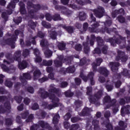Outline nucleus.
Returning a JSON list of instances; mask_svg holds the SVG:
<instances>
[{
  "instance_id": "1",
  "label": "nucleus",
  "mask_w": 130,
  "mask_h": 130,
  "mask_svg": "<svg viewBox=\"0 0 130 130\" xmlns=\"http://www.w3.org/2000/svg\"><path fill=\"white\" fill-rule=\"evenodd\" d=\"M49 97L50 99L52 100V103H53V105H49L47 106V103H44L43 104V106H44L46 108H48V109H49L50 110L52 109L53 107H58V106H61V104L58 103V101H59V100L58 98H56L55 95L53 93H51V95H49Z\"/></svg>"
},
{
  "instance_id": "2",
  "label": "nucleus",
  "mask_w": 130,
  "mask_h": 130,
  "mask_svg": "<svg viewBox=\"0 0 130 130\" xmlns=\"http://www.w3.org/2000/svg\"><path fill=\"white\" fill-rule=\"evenodd\" d=\"M15 35H13L12 39H8L7 41V44L10 45L12 48H15V41L17 39V36L18 34H20L21 36H23V32L16 30L15 31Z\"/></svg>"
},
{
  "instance_id": "3",
  "label": "nucleus",
  "mask_w": 130,
  "mask_h": 130,
  "mask_svg": "<svg viewBox=\"0 0 130 130\" xmlns=\"http://www.w3.org/2000/svg\"><path fill=\"white\" fill-rule=\"evenodd\" d=\"M27 6L29 8H31V10L29 12V16H30L31 18H33V16L34 15V11H33V10L35 9V12H36V11H38V10L40 9V5H34L32 3L28 2L27 3Z\"/></svg>"
},
{
  "instance_id": "4",
  "label": "nucleus",
  "mask_w": 130,
  "mask_h": 130,
  "mask_svg": "<svg viewBox=\"0 0 130 130\" xmlns=\"http://www.w3.org/2000/svg\"><path fill=\"white\" fill-rule=\"evenodd\" d=\"M93 13L98 18H102L104 14V9L101 6H99L97 8V10H94Z\"/></svg>"
},
{
  "instance_id": "5",
  "label": "nucleus",
  "mask_w": 130,
  "mask_h": 130,
  "mask_svg": "<svg viewBox=\"0 0 130 130\" xmlns=\"http://www.w3.org/2000/svg\"><path fill=\"white\" fill-rule=\"evenodd\" d=\"M19 0H13L12 2L8 6V15H11L13 12V9H14L16 4L15 3H18Z\"/></svg>"
},
{
  "instance_id": "6",
  "label": "nucleus",
  "mask_w": 130,
  "mask_h": 130,
  "mask_svg": "<svg viewBox=\"0 0 130 130\" xmlns=\"http://www.w3.org/2000/svg\"><path fill=\"white\" fill-rule=\"evenodd\" d=\"M118 56L116 57L117 60H119L121 58V60L123 62L126 61L127 60V56L124 55V53L123 52L119 51L118 52Z\"/></svg>"
},
{
  "instance_id": "7",
  "label": "nucleus",
  "mask_w": 130,
  "mask_h": 130,
  "mask_svg": "<svg viewBox=\"0 0 130 130\" xmlns=\"http://www.w3.org/2000/svg\"><path fill=\"white\" fill-rule=\"evenodd\" d=\"M25 79L26 80H30V79H31V76L30 75V74L24 73L23 74V76L20 77V80L23 84H24V83L25 84L27 83Z\"/></svg>"
},
{
  "instance_id": "8",
  "label": "nucleus",
  "mask_w": 130,
  "mask_h": 130,
  "mask_svg": "<svg viewBox=\"0 0 130 130\" xmlns=\"http://www.w3.org/2000/svg\"><path fill=\"white\" fill-rule=\"evenodd\" d=\"M34 52L35 53V55H36V58L35 59V62H40V61H41L42 59H41L40 56H39V50L37 49H34Z\"/></svg>"
},
{
  "instance_id": "9",
  "label": "nucleus",
  "mask_w": 130,
  "mask_h": 130,
  "mask_svg": "<svg viewBox=\"0 0 130 130\" xmlns=\"http://www.w3.org/2000/svg\"><path fill=\"white\" fill-rule=\"evenodd\" d=\"M11 109V105H10V103L7 102L4 104V108H2L0 107V110L2 113H5L4 112V110L6 111H9Z\"/></svg>"
},
{
  "instance_id": "10",
  "label": "nucleus",
  "mask_w": 130,
  "mask_h": 130,
  "mask_svg": "<svg viewBox=\"0 0 130 130\" xmlns=\"http://www.w3.org/2000/svg\"><path fill=\"white\" fill-rule=\"evenodd\" d=\"M110 67L113 72H116L117 71V67H119V63L111 62H110Z\"/></svg>"
},
{
  "instance_id": "11",
  "label": "nucleus",
  "mask_w": 130,
  "mask_h": 130,
  "mask_svg": "<svg viewBox=\"0 0 130 130\" xmlns=\"http://www.w3.org/2000/svg\"><path fill=\"white\" fill-rule=\"evenodd\" d=\"M101 96H102V91H100L99 92H98L96 94L94 95V100L91 101V100H89L90 102H91L92 103L94 102L95 104H96V101L99 99V98H101Z\"/></svg>"
},
{
  "instance_id": "12",
  "label": "nucleus",
  "mask_w": 130,
  "mask_h": 130,
  "mask_svg": "<svg viewBox=\"0 0 130 130\" xmlns=\"http://www.w3.org/2000/svg\"><path fill=\"white\" fill-rule=\"evenodd\" d=\"M28 66V63L26 61H23L22 62H19L18 63V68L20 70H24V69H26Z\"/></svg>"
},
{
  "instance_id": "13",
  "label": "nucleus",
  "mask_w": 130,
  "mask_h": 130,
  "mask_svg": "<svg viewBox=\"0 0 130 130\" xmlns=\"http://www.w3.org/2000/svg\"><path fill=\"white\" fill-rule=\"evenodd\" d=\"M35 72L34 73V80H37L38 78L40 77V75H41V73L39 70L37 69V68H35Z\"/></svg>"
},
{
  "instance_id": "14",
  "label": "nucleus",
  "mask_w": 130,
  "mask_h": 130,
  "mask_svg": "<svg viewBox=\"0 0 130 130\" xmlns=\"http://www.w3.org/2000/svg\"><path fill=\"white\" fill-rule=\"evenodd\" d=\"M61 60H62V56H60L58 58L56 59V60L54 61V63L56 67H61Z\"/></svg>"
},
{
  "instance_id": "15",
  "label": "nucleus",
  "mask_w": 130,
  "mask_h": 130,
  "mask_svg": "<svg viewBox=\"0 0 130 130\" xmlns=\"http://www.w3.org/2000/svg\"><path fill=\"white\" fill-rule=\"evenodd\" d=\"M101 62H102V59L101 58H98L96 61V63H92V68L94 70H96V68L99 67L101 64Z\"/></svg>"
},
{
  "instance_id": "16",
  "label": "nucleus",
  "mask_w": 130,
  "mask_h": 130,
  "mask_svg": "<svg viewBox=\"0 0 130 130\" xmlns=\"http://www.w3.org/2000/svg\"><path fill=\"white\" fill-rule=\"evenodd\" d=\"M99 73L100 74H102V75H104L105 76V77H107V76H108V71L106 70V68H102L100 69Z\"/></svg>"
},
{
  "instance_id": "17",
  "label": "nucleus",
  "mask_w": 130,
  "mask_h": 130,
  "mask_svg": "<svg viewBox=\"0 0 130 130\" xmlns=\"http://www.w3.org/2000/svg\"><path fill=\"white\" fill-rule=\"evenodd\" d=\"M19 6L20 7V13L23 15L26 14V10H25V5L22 2H20Z\"/></svg>"
},
{
  "instance_id": "18",
  "label": "nucleus",
  "mask_w": 130,
  "mask_h": 130,
  "mask_svg": "<svg viewBox=\"0 0 130 130\" xmlns=\"http://www.w3.org/2000/svg\"><path fill=\"white\" fill-rule=\"evenodd\" d=\"M44 53L46 57L49 58L52 55V52L49 50L48 49H44Z\"/></svg>"
},
{
  "instance_id": "19",
  "label": "nucleus",
  "mask_w": 130,
  "mask_h": 130,
  "mask_svg": "<svg viewBox=\"0 0 130 130\" xmlns=\"http://www.w3.org/2000/svg\"><path fill=\"white\" fill-rule=\"evenodd\" d=\"M49 93H56V94H58V90L55 89L54 85H51L49 89Z\"/></svg>"
},
{
  "instance_id": "20",
  "label": "nucleus",
  "mask_w": 130,
  "mask_h": 130,
  "mask_svg": "<svg viewBox=\"0 0 130 130\" xmlns=\"http://www.w3.org/2000/svg\"><path fill=\"white\" fill-rule=\"evenodd\" d=\"M39 124L43 128L46 127V128H49V125L48 123L43 121H40L39 122Z\"/></svg>"
},
{
  "instance_id": "21",
  "label": "nucleus",
  "mask_w": 130,
  "mask_h": 130,
  "mask_svg": "<svg viewBox=\"0 0 130 130\" xmlns=\"http://www.w3.org/2000/svg\"><path fill=\"white\" fill-rule=\"evenodd\" d=\"M14 59H15V60H17V61L19 62L21 59V57H20V56H21V51H18L16 52L14 54Z\"/></svg>"
},
{
  "instance_id": "22",
  "label": "nucleus",
  "mask_w": 130,
  "mask_h": 130,
  "mask_svg": "<svg viewBox=\"0 0 130 130\" xmlns=\"http://www.w3.org/2000/svg\"><path fill=\"white\" fill-rule=\"evenodd\" d=\"M40 91V94H41V97L42 98H46L47 97H48V93L47 92L44 91L42 89H41Z\"/></svg>"
},
{
  "instance_id": "23",
  "label": "nucleus",
  "mask_w": 130,
  "mask_h": 130,
  "mask_svg": "<svg viewBox=\"0 0 130 130\" xmlns=\"http://www.w3.org/2000/svg\"><path fill=\"white\" fill-rule=\"evenodd\" d=\"M86 14L84 12H80L79 15V18L80 21H84L86 20Z\"/></svg>"
},
{
  "instance_id": "24",
  "label": "nucleus",
  "mask_w": 130,
  "mask_h": 130,
  "mask_svg": "<svg viewBox=\"0 0 130 130\" xmlns=\"http://www.w3.org/2000/svg\"><path fill=\"white\" fill-rule=\"evenodd\" d=\"M93 77H94V73L90 72L88 75V78L90 79L91 85H94L95 84V81L93 80Z\"/></svg>"
},
{
  "instance_id": "25",
  "label": "nucleus",
  "mask_w": 130,
  "mask_h": 130,
  "mask_svg": "<svg viewBox=\"0 0 130 130\" xmlns=\"http://www.w3.org/2000/svg\"><path fill=\"white\" fill-rule=\"evenodd\" d=\"M62 28H63V29H66V30L68 31L69 33H73V32L74 31V28L71 26L68 27L66 25H62Z\"/></svg>"
},
{
  "instance_id": "26",
  "label": "nucleus",
  "mask_w": 130,
  "mask_h": 130,
  "mask_svg": "<svg viewBox=\"0 0 130 130\" xmlns=\"http://www.w3.org/2000/svg\"><path fill=\"white\" fill-rule=\"evenodd\" d=\"M59 119V115L55 114L53 118V123L54 124L58 122V120Z\"/></svg>"
},
{
  "instance_id": "27",
  "label": "nucleus",
  "mask_w": 130,
  "mask_h": 130,
  "mask_svg": "<svg viewBox=\"0 0 130 130\" xmlns=\"http://www.w3.org/2000/svg\"><path fill=\"white\" fill-rule=\"evenodd\" d=\"M57 44L59 50H63L66 48V44L64 43H57Z\"/></svg>"
},
{
  "instance_id": "28",
  "label": "nucleus",
  "mask_w": 130,
  "mask_h": 130,
  "mask_svg": "<svg viewBox=\"0 0 130 130\" xmlns=\"http://www.w3.org/2000/svg\"><path fill=\"white\" fill-rule=\"evenodd\" d=\"M75 67H74V66H72L66 69V73H71V74H73V73L75 72Z\"/></svg>"
},
{
  "instance_id": "29",
  "label": "nucleus",
  "mask_w": 130,
  "mask_h": 130,
  "mask_svg": "<svg viewBox=\"0 0 130 130\" xmlns=\"http://www.w3.org/2000/svg\"><path fill=\"white\" fill-rule=\"evenodd\" d=\"M98 23H96L95 24L92 25L91 28H89V30H90L91 32H97V31H96V28H97V27H98Z\"/></svg>"
},
{
  "instance_id": "30",
  "label": "nucleus",
  "mask_w": 130,
  "mask_h": 130,
  "mask_svg": "<svg viewBox=\"0 0 130 130\" xmlns=\"http://www.w3.org/2000/svg\"><path fill=\"white\" fill-rule=\"evenodd\" d=\"M35 38H36V37L31 39L30 40V41L26 42V45H27L28 46H29V45H31V42L32 44H36V43L35 42Z\"/></svg>"
},
{
  "instance_id": "31",
  "label": "nucleus",
  "mask_w": 130,
  "mask_h": 130,
  "mask_svg": "<svg viewBox=\"0 0 130 130\" xmlns=\"http://www.w3.org/2000/svg\"><path fill=\"white\" fill-rule=\"evenodd\" d=\"M43 63L44 66H52V60H43Z\"/></svg>"
},
{
  "instance_id": "32",
  "label": "nucleus",
  "mask_w": 130,
  "mask_h": 130,
  "mask_svg": "<svg viewBox=\"0 0 130 130\" xmlns=\"http://www.w3.org/2000/svg\"><path fill=\"white\" fill-rule=\"evenodd\" d=\"M99 123V122L98 120H94L92 121V124L94 126V129H96V128H98V124Z\"/></svg>"
},
{
  "instance_id": "33",
  "label": "nucleus",
  "mask_w": 130,
  "mask_h": 130,
  "mask_svg": "<svg viewBox=\"0 0 130 130\" xmlns=\"http://www.w3.org/2000/svg\"><path fill=\"white\" fill-rule=\"evenodd\" d=\"M40 45L42 47H44V46H46L47 45V41L46 40H43L40 42Z\"/></svg>"
},
{
  "instance_id": "34",
  "label": "nucleus",
  "mask_w": 130,
  "mask_h": 130,
  "mask_svg": "<svg viewBox=\"0 0 130 130\" xmlns=\"http://www.w3.org/2000/svg\"><path fill=\"white\" fill-rule=\"evenodd\" d=\"M83 45L84 46H85V48L84 49L85 53H88V52H89L90 50V49L89 48V47H87V44H85V43H84Z\"/></svg>"
},
{
  "instance_id": "35",
  "label": "nucleus",
  "mask_w": 130,
  "mask_h": 130,
  "mask_svg": "<svg viewBox=\"0 0 130 130\" xmlns=\"http://www.w3.org/2000/svg\"><path fill=\"white\" fill-rule=\"evenodd\" d=\"M42 25H43V26L44 27H45V28H50V24L48 23H46V22L45 21H42Z\"/></svg>"
},
{
  "instance_id": "36",
  "label": "nucleus",
  "mask_w": 130,
  "mask_h": 130,
  "mask_svg": "<svg viewBox=\"0 0 130 130\" xmlns=\"http://www.w3.org/2000/svg\"><path fill=\"white\" fill-rule=\"evenodd\" d=\"M50 37L52 39H56V32L55 31H52L51 34H50Z\"/></svg>"
},
{
  "instance_id": "37",
  "label": "nucleus",
  "mask_w": 130,
  "mask_h": 130,
  "mask_svg": "<svg viewBox=\"0 0 130 130\" xmlns=\"http://www.w3.org/2000/svg\"><path fill=\"white\" fill-rule=\"evenodd\" d=\"M73 95H74V93L71 92L70 90L65 93V96H66V97H72Z\"/></svg>"
},
{
  "instance_id": "38",
  "label": "nucleus",
  "mask_w": 130,
  "mask_h": 130,
  "mask_svg": "<svg viewBox=\"0 0 130 130\" xmlns=\"http://www.w3.org/2000/svg\"><path fill=\"white\" fill-rule=\"evenodd\" d=\"M90 111H91V109H89L87 107L85 108L83 110V112L84 114H86V115H87V114H88L89 112H90Z\"/></svg>"
},
{
  "instance_id": "39",
  "label": "nucleus",
  "mask_w": 130,
  "mask_h": 130,
  "mask_svg": "<svg viewBox=\"0 0 130 130\" xmlns=\"http://www.w3.org/2000/svg\"><path fill=\"white\" fill-rule=\"evenodd\" d=\"M78 128H79V125L74 124L71 126L70 130H76L78 129Z\"/></svg>"
},
{
  "instance_id": "40",
  "label": "nucleus",
  "mask_w": 130,
  "mask_h": 130,
  "mask_svg": "<svg viewBox=\"0 0 130 130\" xmlns=\"http://www.w3.org/2000/svg\"><path fill=\"white\" fill-rule=\"evenodd\" d=\"M32 119H33V115L30 114L29 115L28 118L26 120V122H30V121H32Z\"/></svg>"
},
{
  "instance_id": "41",
  "label": "nucleus",
  "mask_w": 130,
  "mask_h": 130,
  "mask_svg": "<svg viewBox=\"0 0 130 130\" xmlns=\"http://www.w3.org/2000/svg\"><path fill=\"white\" fill-rule=\"evenodd\" d=\"M5 85L9 88H11V87L13 86V83H12V82L10 81H6Z\"/></svg>"
},
{
  "instance_id": "42",
  "label": "nucleus",
  "mask_w": 130,
  "mask_h": 130,
  "mask_svg": "<svg viewBox=\"0 0 130 130\" xmlns=\"http://www.w3.org/2000/svg\"><path fill=\"white\" fill-rule=\"evenodd\" d=\"M28 115L29 112L28 111H26L21 114V117H22V118H26Z\"/></svg>"
},
{
  "instance_id": "43",
  "label": "nucleus",
  "mask_w": 130,
  "mask_h": 130,
  "mask_svg": "<svg viewBox=\"0 0 130 130\" xmlns=\"http://www.w3.org/2000/svg\"><path fill=\"white\" fill-rule=\"evenodd\" d=\"M31 108L33 110H37V109L39 108V106H38V104H34L31 107Z\"/></svg>"
},
{
  "instance_id": "44",
  "label": "nucleus",
  "mask_w": 130,
  "mask_h": 130,
  "mask_svg": "<svg viewBox=\"0 0 130 130\" xmlns=\"http://www.w3.org/2000/svg\"><path fill=\"white\" fill-rule=\"evenodd\" d=\"M23 56H28L29 55V50L25 49L23 51Z\"/></svg>"
},
{
  "instance_id": "45",
  "label": "nucleus",
  "mask_w": 130,
  "mask_h": 130,
  "mask_svg": "<svg viewBox=\"0 0 130 130\" xmlns=\"http://www.w3.org/2000/svg\"><path fill=\"white\" fill-rule=\"evenodd\" d=\"M118 20L119 21V22H120V23H123L124 22L125 19L124 18H123V17L119 16L118 17Z\"/></svg>"
},
{
  "instance_id": "46",
  "label": "nucleus",
  "mask_w": 130,
  "mask_h": 130,
  "mask_svg": "<svg viewBox=\"0 0 130 130\" xmlns=\"http://www.w3.org/2000/svg\"><path fill=\"white\" fill-rule=\"evenodd\" d=\"M75 49L78 51H80V50H82V46L80 44H77L75 46Z\"/></svg>"
},
{
  "instance_id": "47",
  "label": "nucleus",
  "mask_w": 130,
  "mask_h": 130,
  "mask_svg": "<svg viewBox=\"0 0 130 130\" xmlns=\"http://www.w3.org/2000/svg\"><path fill=\"white\" fill-rule=\"evenodd\" d=\"M80 77L81 78H82V80H83L84 82H87V80H88V78H87V77L84 75V74L81 73Z\"/></svg>"
},
{
  "instance_id": "48",
  "label": "nucleus",
  "mask_w": 130,
  "mask_h": 130,
  "mask_svg": "<svg viewBox=\"0 0 130 130\" xmlns=\"http://www.w3.org/2000/svg\"><path fill=\"white\" fill-rule=\"evenodd\" d=\"M91 40L90 41V45H94V41L95 40V36L91 35Z\"/></svg>"
},
{
  "instance_id": "49",
  "label": "nucleus",
  "mask_w": 130,
  "mask_h": 130,
  "mask_svg": "<svg viewBox=\"0 0 130 130\" xmlns=\"http://www.w3.org/2000/svg\"><path fill=\"white\" fill-rule=\"evenodd\" d=\"M71 118V114L68 113L64 116V119L65 120H69Z\"/></svg>"
},
{
  "instance_id": "50",
  "label": "nucleus",
  "mask_w": 130,
  "mask_h": 130,
  "mask_svg": "<svg viewBox=\"0 0 130 130\" xmlns=\"http://www.w3.org/2000/svg\"><path fill=\"white\" fill-rule=\"evenodd\" d=\"M60 19V16H59V15L56 14L53 17V20L54 21H57V20H59Z\"/></svg>"
},
{
  "instance_id": "51",
  "label": "nucleus",
  "mask_w": 130,
  "mask_h": 130,
  "mask_svg": "<svg viewBox=\"0 0 130 130\" xmlns=\"http://www.w3.org/2000/svg\"><path fill=\"white\" fill-rule=\"evenodd\" d=\"M46 19L47 21H51L52 17L50 16L49 13H48L46 15Z\"/></svg>"
},
{
  "instance_id": "52",
  "label": "nucleus",
  "mask_w": 130,
  "mask_h": 130,
  "mask_svg": "<svg viewBox=\"0 0 130 130\" xmlns=\"http://www.w3.org/2000/svg\"><path fill=\"white\" fill-rule=\"evenodd\" d=\"M124 39H125V38H124L122 39V37H119V38L115 40V42H116V43H117L118 44H119V43H120V41L124 40Z\"/></svg>"
},
{
  "instance_id": "53",
  "label": "nucleus",
  "mask_w": 130,
  "mask_h": 130,
  "mask_svg": "<svg viewBox=\"0 0 130 130\" xmlns=\"http://www.w3.org/2000/svg\"><path fill=\"white\" fill-rule=\"evenodd\" d=\"M119 125L120 126H122V127H126V123H124V122L122 121H120L119 122Z\"/></svg>"
},
{
  "instance_id": "54",
  "label": "nucleus",
  "mask_w": 130,
  "mask_h": 130,
  "mask_svg": "<svg viewBox=\"0 0 130 130\" xmlns=\"http://www.w3.org/2000/svg\"><path fill=\"white\" fill-rule=\"evenodd\" d=\"M111 20H109L108 21H106V22L105 23V26H106V27H109V26H110V25H111Z\"/></svg>"
},
{
  "instance_id": "55",
  "label": "nucleus",
  "mask_w": 130,
  "mask_h": 130,
  "mask_svg": "<svg viewBox=\"0 0 130 130\" xmlns=\"http://www.w3.org/2000/svg\"><path fill=\"white\" fill-rule=\"evenodd\" d=\"M22 96H16L15 100H16L18 103H21V101H22Z\"/></svg>"
},
{
  "instance_id": "56",
  "label": "nucleus",
  "mask_w": 130,
  "mask_h": 130,
  "mask_svg": "<svg viewBox=\"0 0 130 130\" xmlns=\"http://www.w3.org/2000/svg\"><path fill=\"white\" fill-rule=\"evenodd\" d=\"M12 122H13V120H12L11 119H7L6 120L7 125H11V124H12Z\"/></svg>"
},
{
  "instance_id": "57",
  "label": "nucleus",
  "mask_w": 130,
  "mask_h": 130,
  "mask_svg": "<svg viewBox=\"0 0 130 130\" xmlns=\"http://www.w3.org/2000/svg\"><path fill=\"white\" fill-rule=\"evenodd\" d=\"M24 103L26 104V105H28V104L30 103V100L27 98L24 99Z\"/></svg>"
},
{
  "instance_id": "58",
  "label": "nucleus",
  "mask_w": 130,
  "mask_h": 130,
  "mask_svg": "<svg viewBox=\"0 0 130 130\" xmlns=\"http://www.w3.org/2000/svg\"><path fill=\"white\" fill-rule=\"evenodd\" d=\"M14 22L15 23H16V24H19V23L22 22V17H18V18L16 20H14Z\"/></svg>"
},
{
  "instance_id": "59",
  "label": "nucleus",
  "mask_w": 130,
  "mask_h": 130,
  "mask_svg": "<svg viewBox=\"0 0 130 130\" xmlns=\"http://www.w3.org/2000/svg\"><path fill=\"white\" fill-rule=\"evenodd\" d=\"M47 80H48V78H47V77H44L39 79V81L40 82V83H43V82H45V81H47Z\"/></svg>"
},
{
  "instance_id": "60",
  "label": "nucleus",
  "mask_w": 130,
  "mask_h": 130,
  "mask_svg": "<svg viewBox=\"0 0 130 130\" xmlns=\"http://www.w3.org/2000/svg\"><path fill=\"white\" fill-rule=\"evenodd\" d=\"M27 91L29 92V93H31V94H33L34 93V89H33L31 87H29L27 88Z\"/></svg>"
},
{
  "instance_id": "61",
  "label": "nucleus",
  "mask_w": 130,
  "mask_h": 130,
  "mask_svg": "<svg viewBox=\"0 0 130 130\" xmlns=\"http://www.w3.org/2000/svg\"><path fill=\"white\" fill-rule=\"evenodd\" d=\"M64 126L65 128H69V127H70V123H69L68 121L64 122Z\"/></svg>"
},
{
  "instance_id": "62",
  "label": "nucleus",
  "mask_w": 130,
  "mask_h": 130,
  "mask_svg": "<svg viewBox=\"0 0 130 130\" xmlns=\"http://www.w3.org/2000/svg\"><path fill=\"white\" fill-rule=\"evenodd\" d=\"M109 101H110V96H106L104 99V102H109Z\"/></svg>"
},
{
  "instance_id": "63",
  "label": "nucleus",
  "mask_w": 130,
  "mask_h": 130,
  "mask_svg": "<svg viewBox=\"0 0 130 130\" xmlns=\"http://www.w3.org/2000/svg\"><path fill=\"white\" fill-rule=\"evenodd\" d=\"M2 18L5 19V21H7V19H8V14L6 13H2Z\"/></svg>"
},
{
  "instance_id": "64",
  "label": "nucleus",
  "mask_w": 130,
  "mask_h": 130,
  "mask_svg": "<svg viewBox=\"0 0 130 130\" xmlns=\"http://www.w3.org/2000/svg\"><path fill=\"white\" fill-rule=\"evenodd\" d=\"M2 68L3 70H4V71H5L6 72H8V71H9V68L7 67V66H6L5 64L2 65Z\"/></svg>"
}]
</instances>
